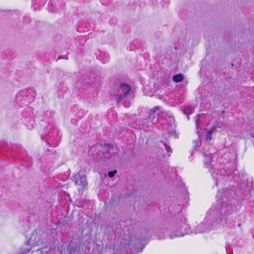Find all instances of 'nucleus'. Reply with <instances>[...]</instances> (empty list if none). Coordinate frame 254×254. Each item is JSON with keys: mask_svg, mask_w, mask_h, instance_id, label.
Returning a JSON list of instances; mask_svg holds the SVG:
<instances>
[{"mask_svg": "<svg viewBox=\"0 0 254 254\" xmlns=\"http://www.w3.org/2000/svg\"><path fill=\"white\" fill-rule=\"evenodd\" d=\"M235 192L231 189H224L218 191L217 201L207 211L204 220L194 226L192 230L186 223V218L181 213H178L173 218L169 227H164L158 233L159 239L169 238L173 239L183 237L186 234L207 233L217 229L226 223L229 216L236 209L237 200L235 198Z\"/></svg>", "mask_w": 254, "mask_h": 254, "instance_id": "1", "label": "nucleus"}, {"mask_svg": "<svg viewBox=\"0 0 254 254\" xmlns=\"http://www.w3.org/2000/svg\"><path fill=\"white\" fill-rule=\"evenodd\" d=\"M194 149L199 150L202 153L204 159L203 161L204 167L208 169L213 178V181L216 186H218L219 184H223L224 181H230L233 179L232 175V169H229L230 166L228 164L230 159H227L226 162L227 166L223 164L222 161L223 159H226V157L228 156V154H225L221 157L220 160L218 163L217 158L218 155L217 153H214L212 151L210 152L211 146L208 143L205 144L202 148H200L201 144L200 139L194 141Z\"/></svg>", "mask_w": 254, "mask_h": 254, "instance_id": "2", "label": "nucleus"}, {"mask_svg": "<svg viewBox=\"0 0 254 254\" xmlns=\"http://www.w3.org/2000/svg\"><path fill=\"white\" fill-rule=\"evenodd\" d=\"M115 100L118 104H122L128 108L130 105V100L133 98L131 86L127 83H120L115 94Z\"/></svg>", "mask_w": 254, "mask_h": 254, "instance_id": "3", "label": "nucleus"}, {"mask_svg": "<svg viewBox=\"0 0 254 254\" xmlns=\"http://www.w3.org/2000/svg\"><path fill=\"white\" fill-rule=\"evenodd\" d=\"M157 117L159 118L158 123L163 125L164 128L167 130L168 134L172 135L175 129V119L172 114L169 112H162L160 110Z\"/></svg>", "mask_w": 254, "mask_h": 254, "instance_id": "4", "label": "nucleus"}, {"mask_svg": "<svg viewBox=\"0 0 254 254\" xmlns=\"http://www.w3.org/2000/svg\"><path fill=\"white\" fill-rule=\"evenodd\" d=\"M44 134L45 136V139L50 146L54 147L58 145L60 136L59 135V132L53 124H49L44 128Z\"/></svg>", "mask_w": 254, "mask_h": 254, "instance_id": "5", "label": "nucleus"}, {"mask_svg": "<svg viewBox=\"0 0 254 254\" xmlns=\"http://www.w3.org/2000/svg\"><path fill=\"white\" fill-rule=\"evenodd\" d=\"M160 112V107L158 106L150 109L147 112V118L142 120V127L145 129L158 124L159 118L157 115H159Z\"/></svg>", "mask_w": 254, "mask_h": 254, "instance_id": "6", "label": "nucleus"}, {"mask_svg": "<svg viewBox=\"0 0 254 254\" xmlns=\"http://www.w3.org/2000/svg\"><path fill=\"white\" fill-rule=\"evenodd\" d=\"M36 96V93L32 89L21 90L16 95L15 101L20 105L30 102Z\"/></svg>", "mask_w": 254, "mask_h": 254, "instance_id": "7", "label": "nucleus"}, {"mask_svg": "<svg viewBox=\"0 0 254 254\" xmlns=\"http://www.w3.org/2000/svg\"><path fill=\"white\" fill-rule=\"evenodd\" d=\"M73 181L75 185L82 186V187H86L88 184L86 176L81 171H79L78 174L73 177Z\"/></svg>", "mask_w": 254, "mask_h": 254, "instance_id": "8", "label": "nucleus"}, {"mask_svg": "<svg viewBox=\"0 0 254 254\" xmlns=\"http://www.w3.org/2000/svg\"><path fill=\"white\" fill-rule=\"evenodd\" d=\"M60 1H49L48 3V9L50 12H56L62 8Z\"/></svg>", "mask_w": 254, "mask_h": 254, "instance_id": "9", "label": "nucleus"}, {"mask_svg": "<svg viewBox=\"0 0 254 254\" xmlns=\"http://www.w3.org/2000/svg\"><path fill=\"white\" fill-rule=\"evenodd\" d=\"M24 123L29 129L33 128L35 123V120L33 117H25L24 119Z\"/></svg>", "mask_w": 254, "mask_h": 254, "instance_id": "10", "label": "nucleus"}, {"mask_svg": "<svg viewBox=\"0 0 254 254\" xmlns=\"http://www.w3.org/2000/svg\"><path fill=\"white\" fill-rule=\"evenodd\" d=\"M189 197L188 196V192L185 189L184 190V198L182 201V202L179 201V203L178 205L179 206V210H181L183 206H186L189 202Z\"/></svg>", "mask_w": 254, "mask_h": 254, "instance_id": "11", "label": "nucleus"}, {"mask_svg": "<svg viewBox=\"0 0 254 254\" xmlns=\"http://www.w3.org/2000/svg\"><path fill=\"white\" fill-rule=\"evenodd\" d=\"M158 145L160 147H161L162 148H164L167 152L168 156H170V154L172 153V149H171V148L169 145H168L166 143L162 141H160Z\"/></svg>", "mask_w": 254, "mask_h": 254, "instance_id": "12", "label": "nucleus"}, {"mask_svg": "<svg viewBox=\"0 0 254 254\" xmlns=\"http://www.w3.org/2000/svg\"><path fill=\"white\" fill-rule=\"evenodd\" d=\"M193 110L194 107L191 105L188 106L184 108L183 112L185 114L188 115L187 118L188 120L190 119L189 115L191 114L193 112Z\"/></svg>", "mask_w": 254, "mask_h": 254, "instance_id": "13", "label": "nucleus"}, {"mask_svg": "<svg viewBox=\"0 0 254 254\" xmlns=\"http://www.w3.org/2000/svg\"><path fill=\"white\" fill-rule=\"evenodd\" d=\"M204 116L203 115H197L196 116L195 118V126L197 129L196 133L198 134V137H199V135L198 134L199 131H198V128L199 127V124L201 121V119L203 118Z\"/></svg>", "mask_w": 254, "mask_h": 254, "instance_id": "14", "label": "nucleus"}, {"mask_svg": "<svg viewBox=\"0 0 254 254\" xmlns=\"http://www.w3.org/2000/svg\"><path fill=\"white\" fill-rule=\"evenodd\" d=\"M99 60H101L103 63L108 62L109 60L108 54L105 53H101L99 56Z\"/></svg>", "mask_w": 254, "mask_h": 254, "instance_id": "15", "label": "nucleus"}, {"mask_svg": "<svg viewBox=\"0 0 254 254\" xmlns=\"http://www.w3.org/2000/svg\"><path fill=\"white\" fill-rule=\"evenodd\" d=\"M104 152H103V154H104V156L105 157L109 158V154L110 153V151L111 148V145L109 144H105L104 145Z\"/></svg>", "mask_w": 254, "mask_h": 254, "instance_id": "16", "label": "nucleus"}, {"mask_svg": "<svg viewBox=\"0 0 254 254\" xmlns=\"http://www.w3.org/2000/svg\"><path fill=\"white\" fill-rule=\"evenodd\" d=\"M172 79L175 82H180L183 79V75L182 74H175L173 76Z\"/></svg>", "mask_w": 254, "mask_h": 254, "instance_id": "17", "label": "nucleus"}, {"mask_svg": "<svg viewBox=\"0 0 254 254\" xmlns=\"http://www.w3.org/2000/svg\"><path fill=\"white\" fill-rule=\"evenodd\" d=\"M216 128L215 127H213L210 130H209L206 135V140H210L211 139V135L215 131Z\"/></svg>", "mask_w": 254, "mask_h": 254, "instance_id": "18", "label": "nucleus"}, {"mask_svg": "<svg viewBox=\"0 0 254 254\" xmlns=\"http://www.w3.org/2000/svg\"><path fill=\"white\" fill-rule=\"evenodd\" d=\"M41 2L42 3V5H43L45 3L44 1H34V3L33 5L34 10H36L38 9L39 5H41Z\"/></svg>", "mask_w": 254, "mask_h": 254, "instance_id": "19", "label": "nucleus"}, {"mask_svg": "<svg viewBox=\"0 0 254 254\" xmlns=\"http://www.w3.org/2000/svg\"><path fill=\"white\" fill-rule=\"evenodd\" d=\"M27 247L24 250L22 251L20 254H27V253H29L30 252V250L31 249V248L29 246V242H27Z\"/></svg>", "mask_w": 254, "mask_h": 254, "instance_id": "20", "label": "nucleus"}, {"mask_svg": "<svg viewBox=\"0 0 254 254\" xmlns=\"http://www.w3.org/2000/svg\"><path fill=\"white\" fill-rule=\"evenodd\" d=\"M117 172V171L116 170L112 171H109L108 173V175L109 177L112 178L115 176V174H116Z\"/></svg>", "mask_w": 254, "mask_h": 254, "instance_id": "21", "label": "nucleus"}, {"mask_svg": "<svg viewBox=\"0 0 254 254\" xmlns=\"http://www.w3.org/2000/svg\"><path fill=\"white\" fill-rule=\"evenodd\" d=\"M23 19L25 23H28L30 22V19L28 16H25L24 17Z\"/></svg>", "mask_w": 254, "mask_h": 254, "instance_id": "22", "label": "nucleus"}, {"mask_svg": "<svg viewBox=\"0 0 254 254\" xmlns=\"http://www.w3.org/2000/svg\"><path fill=\"white\" fill-rule=\"evenodd\" d=\"M94 148V146H92L91 147H90V149H89V153H91V151H92L93 149Z\"/></svg>", "mask_w": 254, "mask_h": 254, "instance_id": "23", "label": "nucleus"}, {"mask_svg": "<svg viewBox=\"0 0 254 254\" xmlns=\"http://www.w3.org/2000/svg\"><path fill=\"white\" fill-rule=\"evenodd\" d=\"M236 171H237L235 170H233V172L234 173H235V172H236Z\"/></svg>", "mask_w": 254, "mask_h": 254, "instance_id": "24", "label": "nucleus"}, {"mask_svg": "<svg viewBox=\"0 0 254 254\" xmlns=\"http://www.w3.org/2000/svg\"><path fill=\"white\" fill-rule=\"evenodd\" d=\"M23 116H26L25 113H23Z\"/></svg>", "mask_w": 254, "mask_h": 254, "instance_id": "25", "label": "nucleus"}, {"mask_svg": "<svg viewBox=\"0 0 254 254\" xmlns=\"http://www.w3.org/2000/svg\"><path fill=\"white\" fill-rule=\"evenodd\" d=\"M33 237V236H32L31 238H30V240H32Z\"/></svg>", "mask_w": 254, "mask_h": 254, "instance_id": "26", "label": "nucleus"}, {"mask_svg": "<svg viewBox=\"0 0 254 254\" xmlns=\"http://www.w3.org/2000/svg\"><path fill=\"white\" fill-rule=\"evenodd\" d=\"M33 237V236H32L31 238H30V240H32Z\"/></svg>", "mask_w": 254, "mask_h": 254, "instance_id": "27", "label": "nucleus"}, {"mask_svg": "<svg viewBox=\"0 0 254 254\" xmlns=\"http://www.w3.org/2000/svg\"><path fill=\"white\" fill-rule=\"evenodd\" d=\"M33 237V236H32L31 238H30V240H32Z\"/></svg>", "mask_w": 254, "mask_h": 254, "instance_id": "28", "label": "nucleus"}, {"mask_svg": "<svg viewBox=\"0 0 254 254\" xmlns=\"http://www.w3.org/2000/svg\"><path fill=\"white\" fill-rule=\"evenodd\" d=\"M33 237V236H32L31 238H30V240H32Z\"/></svg>", "mask_w": 254, "mask_h": 254, "instance_id": "29", "label": "nucleus"}]
</instances>
